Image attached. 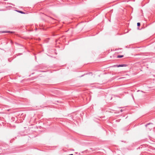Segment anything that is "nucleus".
<instances>
[{"mask_svg":"<svg viewBox=\"0 0 155 155\" xmlns=\"http://www.w3.org/2000/svg\"><path fill=\"white\" fill-rule=\"evenodd\" d=\"M127 65L126 64H116L114 65L113 66L114 67H126Z\"/></svg>","mask_w":155,"mask_h":155,"instance_id":"1","label":"nucleus"},{"mask_svg":"<svg viewBox=\"0 0 155 155\" xmlns=\"http://www.w3.org/2000/svg\"><path fill=\"white\" fill-rule=\"evenodd\" d=\"M153 124L152 123H149L147 124H146V125H145V126L146 127H148V126L149 125H153Z\"/></svg>","mask_w":155,"mask_h":155,"instance_id":"2","label":"nucleus"},{"mask_svg":"<svg viewBox=\"0 0 155 155\" xmlns=\"http://www.w3.org/2000/svg\"><path fill=\"white\" fill-rule=\"evenodd\" d=\"M16 11L20 13H21V14H25V13L24 12H22V11H18V10H16Z\"/></svg>","mask_w":155,"mask_h":155,"instance_id":"3","label":"nucleus"},{"mask_svg":"<svg viewBox=\"0 0 155 155\" xmlns=\"http://www.w3.org/2000/svg\"><path fill=\"white\" fill-rule=\"evenodd\" d=\"M124 57L123 55H118L117 56V58H121Z\"/></svg>","mask_w":155,"mask_h":155,"instance_id":"4","label":"nucleus"},{"mask_svg":"<svg viewBox=\"0 0 155 155\" xmlns=\"http://www.w3.org/2000/svg\"><path fill=\"white\" fill-rule=\"evenodd\" d=\"M153 127H147V128L148 129H149L150 130H151V129H152V128Z\"/></svg>","mask_w":155,"mask_h":155,"instance_id":"5","label":"nucleus"},{"mask_svg":"<svg viewBox=\"0 0 155 155\" xmlns=\"http://www.w3.org/2000/svg\"><path fill=\"white\" fill-rule=\"evenodd\" d=\"M140 23L139 22H138L137 23V26L139 27V26H140Z\"/></svg>","mask_w":155,"mask_h":155,"instance_id":"6","label":"nucleus"},{"mask_svg":"<svg viewBox=\"0 0 155 155\" xmlns=\"http://www.w3.org/2000/svg\"><path fill=\"white\" fill-rule=\"evenodd\" d=\"M121 112L122 111V110H121Z\"/></svg>","mask_w":155,"mask_h":155,"instance_id":"7","label":"nucleus"}]
</instances>
